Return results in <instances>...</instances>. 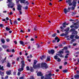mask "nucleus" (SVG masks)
Segmentation results:
<instances>
[{
    "label": "nucleus",
    "instance_id": "774afa93",
    "mask_svg": "<svg viewBox=\"0 0 79 79\" xmlns=\"http://www.w3.org/2000/svg\"><path fill=\"white\" fill-rule=\"evenodd\" d=\"M59 68L60 69H61L62 68V66H60Z\"/></svg>",
    "mask_w": 79,
    "mask_h": 79
},
{
    "label": "nucleus",
    "instance_id": "f03ea898",
    "mask_svg": "<svg viewBox=\"0 0 79 79\" xmlns=\"http://www.w3.org/2000/svg\"><path fill=\"white\" fill-rule=\"evenodd\" d=\"M51 76H52V74L51 73L46 74V77L44 79H52V78L51 77Z\"/></svg>",
    "mask_w": 79,
    "mask_h": 79
},
{
    "label": "nucleus",
    "instance_id": "58836bf2",
    "mask_svg": "<svg viewBox=\"0 0 79 79\" xmlns=\"http://www.w3.org/2000/svg\"><path fill=\"white\" fill-rule=\"evenodd\" d=\"M56 35V33L54 34L53 35H52V37H55Z\"/></svg>",
    "mask_w": 79,
    "mask_h": 79
},
{
    "label": "nucleus",
    "instance_id": "13d9d810",
    "mask_svg": "<svg viewBox=\"0 0 79 79\" xmlns=\"http://www.w3.org/2000/svg\"><path fill=\"white\" fill-rule=\"evenodd\" d=\"M77 45V44L76 43H74L73 44V46H76Z\"/></svg>",
    "mask_w": 79,
    "mask_h": 79
},
{
    "label": "nucleus",
    "instance_id": "2f4dec72",
    "mask_svg": "<svg viewBox=\"0 0 79 79\" xmlns=\"http://www.w3.org/2000/svg\"><path fill=\"white\" fill-rule=\"evenodd\" d=\"M7 67H10V63H7Z\"/></svg>",
    "mask_w": 79,
    "mask_h": 79
},
{
    "label": "nucleus",
    "instance_id": "393cba45",
    "mask_svg": "<svg viewBox=\"0 0 79 79\" xmlns=\"http://www.w3.org/2000/svg\"><path fill=\"white\" fill-rule=\"evenodd\" d=\"M50 56H48V57L47 58V61H50Z\"/></svg>",
    "mask_w": 79,
    "mask_h": 79
},
{
    "label": "nucleus",
    "instance_id": "f8f14e48",
    "mask_svg": "<svg viewBox=\"0 0 79 79\" xmlns=\"http://www.w3.org/2000/svg\"><path fill=\"white\" fill-rule=\"evenodd\" d=\"M64 11L65 14H67V12H69V11L67 10L66 8H64Z\"/></svg>",
    "mask_w": 79,
    "mask_h": 79
},
{
    "label": "nucleus",
    "instance_id": "c03bdc74",
    "mask_svg": "<svg viewBox=\"0 0 79 79\" xmlns=\"http://www.w3.org/2000/svg\"><path fill=\"white\" fill-rule=\"evenodd\" d=\"M14 24H18V22H17V21H14Z\"/></svg>",
    "mask_w": 79,
    "mask_h": 79
},
{
    "label": "nucleus",
    "instance_id": "0eeeda50",
    "mask_svg": "<svg viewBox=\"0 0 79 79\" xmlns=\"http://www.w3.org/2000/svg\"><path fill=\"white\" fill-rule=\"evenodd\" d=\"M48 53L49 54H51V53H52V54H53L54 53H55V51H54V50H52L51 51H48Z\"/></svg>",
    "mask_w": 79,
    "mask_h": 79
},
{
    "label": "nucleus",
    "instance_id": "3c124183",
    "mask_svg": "<svg viewBox=\"0 0 79 79\" xmlns=\"http://www.w3.org/2000/svg\"><path fill=\"white\" fill-rule=\"evenodd\" d=\"M7 42H9L10 41V39H7L6 40Z\"/></svg>",
    "mask_w": 79,
    "mask_h": 79
},
{
    "label": "nucleus",
    "instance_id": "9b49d317",
    "mask_svg": "<svg viewBox=\"0 0 79 79\" xmlns=\"http://www.w3.org/2000/svg\"><path fill=\"white\" fill-rule=\"evenodd\" d=\"M68 24H69V23H66V22H65L62 24V26L64 27H66V25H68Z\"/></svg>",
    "mask_w": 79,
    "mask_h": 79
},
{
    "label": "nucleus",
    "instance_id": "052dcab7",
    "mask_svg": "<svg viewBox=\"0 0 79 79\" xmlns=\"http://www.w3.org/2000/svg\"><path fill=\"white\" fill-rule=\"evenodd\" d=\"M36 45H37V47L38 48H39V45L38 44H36Z\"/></svg>",
    "mask_w": 79,
    "mask_h": 79
},
{
    "label": "nucleus",
    "instance_id": "09e8293b",
    "mask_svg": "<svg viewBox=\"0 0 79 79\" xmlns=\"http://www.w3.org/2000/svg\"><path fill=\"white\" fill-rule=\"evenodd\" d=\"M10 23L11 24V25L13 24L12 22H11V19H10Z\"/></svg>",
    "mask_w": 79,
    "mask_h": 79
},
{
    "label": "nucleus",
    "instance_id": "680f3d73",
    "mask_svg": "<svg viewBox=\"0 0 79 79\" xmlns=\"http://www.w3.org/2000/svg\"><path fill=\"white\" fill-rule=\"evenodd\" d=\"M6 20L7 21H8V20H9V18L8 17H6Z\"/></svg>",
    "mask_w": 79,
    "mask_h": 79
},
{
    "label": "nucleus",
    "instance_id": "4be33fe9",
    "mask_svg": "<svg viewBox=\"0 0 79 79\" xmlns=\"http://www.w3.org/2000/svg\"><path fill=\"white\" fill-rule=\"evenodd\" d=\"M0 70H2V71H3L4 70V69L3 68V66L0 65Z\"/></svg>",
    "mask_w": 79,
    "mask_h": 79
},
{
    "label": "nucleus",
    "instance_id": "49530a36",
    "mask_svg": "<svg viewBox=\"0 0 79 79\" xmlns=\"http://www.w3.org/2000/svg\"><path fill=\"white\" fill-rule=\"evenodd\" d=\"M8 15H11L13 14V13H12V12H11L10 13H8Z\"/></svg>",
    "mask_w": 79,
    "mask_h": 79
},
{
    "label": "nucleus",
    "instance_id": "864d4df0",
    "mask_svg": "<svg viewBox=\"0 0 79 79\" xmlns=\"http://www.w3.org/2000/svg\"><path fill=\"white\" fill-rule=\"evenodd\" d=\"M68 34V31H66V32H65V35H67Z\"/></svg>",
    "mask_w": 79,
    "mask_h": 79
},
{
    "label": "nucleus",
    "instance_id": "ddd939ff",
    "mask_svg": "<svg viewBox=\"0 0 79 79\" xmlns=\"http://www.w3.org/2000/svg\"><path fill=\"white\" fill-rule=\"evenodd\" d=\"M23 66H22L21 68H20L18 69L19 71L21 72L22 71H23L24 70V68H23Z\"/></svg>",
    "mask_w": 79,
    "mask_h": 79
},
{
    "label": "nucleus",
    "instance_id": "cd10ccee",
    "mask_svg": "<svg viewBox=\"0 0 79 79\" xmlns=\"http://www.w3.org/2000/svg\"><path fill=\"white\" fill-rule=\"evenodd\" d=\"M59 53L60 54H61V53H63L64 52H63V51H60L59 52Z\"/></svg>",
    "mask_w": 79,
    "mask_h": 79
},
{
    "label": "nucleus",
    "instance_id": "5fc2aeb1",
    "mask_svg": "<svg viewBox=\"0 0 79 79\" xmlns=\"http://www.w3.org/2000/svg\"><path fill=\"white\" fill-rule=\"evenodd\" d=\"M3 27V25L2 24H0V27Z\"/></svg>",
    "mask_w": 79,
    "mask_h": 79
},
{
    "label": "nucleus",
    "instance_id": "6ab92c4d",
    "mask_svg": "<svg viewBox=\"0 0 79 79\" xmlns=\"http://www.w3.org/2000/svg\"><path fill=\"white\" fill-rule=\"evenodd\" d=\"M74 77L75 79H79V75H76L74 76Z\"/></svg>",
    "mask_w": 79,
    "mask_h": 79
},
{
    "label": "nucleus",
    "instance_id": "e2e57ef3",
    "mask_svg": "<svg viewBox=\"0 0 79 79\" xmlns=\"http://www.w3.org/2000/svg\"><path fill=\"white\" fill-rule=\"evenodd\" d=\"M36 28H37V27H35L34 28V30L35 31H36Z\"/></svg>",
    "mask_w": 79,
    "mask_h": 79
},
{
    "label": "nucleus",
    "instance_id": "6e6552de",
    "mask_svg": "<svg viewBox=\"0 0 79 79\" xmlns=\"http://www.w3.org/2000/svg\"><path fill=\"white\" fill-rule=\"evenodd\" d=\"M11 71L9 70L6 71V74L7 75H10L11 74Z\"/></svg>",
    "mask_w": 79,
    "mask_h": 79
},
{
    "label": "nucleus",
    "instance_id": "338daca9",
    "mask_svg": "<svg viewBox=\"0 0 79 79\" xmlns=\"http://www.w3.org/2000/svg\"><path fill=\"white\" fill-rule=\"evenodd\" d=\"M33 40H34V39L33 38H31V41H33Z\"/></svg>",
    "mask_w": 79,
    "mask_h": 79
},
{
    "label": "nucleus",
    "instance_id": "a211bd4d",
    "mask_svg": "<svg viewBox=\"0 0 79 79\" xmlns=\"http://www.w3.org/2000/svg\"><path fill=\"white\" fill-rule=\"evenodd\" d=\"M26 0H18L19 2L20 1L21 3H25V1Z\"/></svg>",
    "mask_w": 79,
    "mask_h": 79
},
{
    "label": "nucleus",
    "instance_id": "7ed1b4c3",
    "mask_svg": "<svg viewBox=\"0 0 79 79\" xmlns=\"http://www.w3.org/2000/svg\"><path fill=\"white\" fill-rule=\"evenodd\" d=\"M15 6V4H14V3L10 2L9 3V4L7 5V6H8V7L9 8H12L13 7V6Z\"/></svg>",
    "mask_w": 79,
    "mask_h": 79
},
{
    "label": "nucleus",
    "instance_id": "bb28decb",
    "mask_svg": "<svg viewBox=\"0 0 79 79\" xmlns=\"http://www.w3.org/2000/svg\"><path fill=\"white\" fill-rule=\"evenodd\" d=\"M65 35H66V34L64 33H62L60 35V36H65Z\"/></svg>",
    "mask_w": 79,
    "mask_h": 79
},
{
    "label": "nucleus",
    "instance_id": "c85d7f7f",
    "mask_svg": "<svg viewBox=\"0 0 79 79\" xmlns=\"http://www.w3.org/2000/svg\"><path fill=\"white\" fill-rule=\"evenodd\" d=\"M74 35H71L70 36V39H73V38H74Z\"/></svg>",
    "mask_w": 79,
    "mask_h": 79
},
{
    "label": "nucleus",
    "instance_id": "f3484780",
    "mask_svg": "<svg viewBox=\"0 0 79 79\" xmlns=\"http://www.w3.org/2000/svg\"><path fill=\"white\" fill-rule=\"evenodd\" d=\"M21 63L22 64V66H23V67H24V66H25V65H26V64H24V60L22 61Z\"/></svg>",
    "mask_w": 79,
    "mask_h": 79
},
{
    "label": "nucleus",
    "instance_id": "dca6fc26",
    "mask_svg": "<svg viewBox=\"0 0 79 79\" xmlns=\"http://www.w3.org/2000/svg\"><path fill=\"white\" fill-rule=\"evenodd\" d=\"M56 55H58V56H60V57L61 58H64V56H63V55H62V54H56Z\"/></svg>",
    "mask_w": 79,
    "mask_h": 79
},
{
    "label": "nucleus",
    "instance_id": "7c9ffc66",
    "mask_svg": "<svg viewBox=\"0 0 79 79\" xmlns=\"http://www.w3.org/2000/svg\"><path fill=\"white\" fill-rule=\"evenodd\" d=\"M26 68H27V71H29V70H30V69L29 68V67L27 66L26 67Z\"/></svg>",
    "mask_w": 79,
    "mask_h": 79
},
{
    "label": "nucleus",
    "instance_id": "0e129e2a",
    "mask_svg": "<svg viewBox=\"0 0 79 79\" xmlns=\"http://www.w3.org/2000/svg\"><path fill=\"white\" fill-rule=\"evenodd\" d=\"M20 32H24V31H23V30H21L20 31Z\"/></svg>",
    "mask_w": 79,
    "mask_h": 79
},
{
    "label": "nucleus",
    "instance_id": "bf43d9fd",
    "mask_svg": "<svg viewBox=\"0 0 79 79\" xmlns=\"http://www.w3.org/2000/svg\"><path fill=\"white\" fill-rule=\"evenodd\" d=\"M27 8H28V7L27 6H26L25 7V10H27Z\"/></svg>",
    "mask_w": 79,
    "mask_h": 79
},
{
    "label": "nucleus",
    "instance_id": "8fccbe9b",
    "mask_svg": "<svg viewBox=\"0 0 79 79\" xmlns=\"http://www.w3.org/2000/svg\"><path fill=\"white\" fill-rule=\"evenodd\" d=\"M68 64V63H67V62H64V65H66V64Z\"/></svg>",
    "mask_w": 79,
    "mask_h": 79
},
{
    "label": "nucleus",
    "instance_id": "6e6d98bb",
    "mask_svg": "<svg viewBox=\"0 0 79 79\" xmlns=\"http://www.w3.org/2000/svg\"><path fill=\"white\" fill-rule=\"evenodd\" d=\"M8 76H6V77H5V79H7V78H8Z\"/></svg>",
    "mask_w": 79,
    "mask_h": 79
},
{
    "label": "nucleus",
    "instance_id": "a18cd8bd",
    "mask_svg": "<svg viewBox=\"0 0 79 79\" xmlns=\"http://www.w3.org/2000/svg\"><path fill=\"white\" fill-rule=\"evenodd\" d=\"M25 4H27V5H28L29 4V3H28V1H27L25 3Z\"/></svg>",
    "mask_w": 79,
    "mask_h": 79
},
{
    "label": "nucleus",
    "instance_id": "423d86ee",
    "mask_svg": "<svg viewBox=\"0 0 79 79\" xmlns=\"http://www.w3.org/2000/svg\"><path fill=\"white\" fill-rule=\"evenodd\" d=\"M66 2L68 3L69 6L72 5V3H71V0H68V1H66Z\"/></svg>",
    "mask_w": 79,
    "mask_h": 79
},
{
    "label": "nucleus",
    "instance_id": "f704fd0d",
    "mask_svg": "<svg viewBox=\"0 0 79 79\" xmlns=\"http://www.w3.org/2000/svg\"><path fill=\"white\" fill-rule=\"evenodd\" d=\"M75 38L77 39H79V36H78L77 35L76 36H75Z\"/></svg>",
    "mask_w": 79,
    "mask_h": 79
},
{
    "label": "nucleus",
    "instance_id": "79ce46f5",
    "mask_svg": "<svg viewBox=\"0 0 79 79\" xmlns=\"http://www.w3.org/2000/svg\"><path fill=\"white\" fill-rule=\"evenodd\" d=\"M67 49V47H65L64 48V49H62V50H66Z\"/></svg>",
    "mask_w": 79,
    "mask_h": 79
},
{
    "label": "nucleus",
    "instance_id": "1a4fd4ad",
    "mask_svg": "<svg viewBox=\"0 0 79 79\" xmlns=\"http://www.w3.org/2000/svg\"><path fill=\"white\" fill-rule=\"evenodd\" d=\"M74 25H75V26H74V28L75 29H78V28L79 27L77 26V25H78V24H77V23H74Z\"/></svg>",
    "mask_w": 79,
    "mask_h": 79
},
{
    "label": "nucleus",
    "instance_id": "4d7b16f0",
    "mask_svg": "<svg viewBox=\"0 0 79 79\" xmlns=\"http://www.w3.org/2000/svg\"><path fill=\"white\" fill-rule=\"evenodd\" d=\"M20 74H21V73L20 72H18V75L19 76V75H20Z\"/></svg>",
    "mask_w": 79,
    "mask_h": 79
},
{
    "label": "nucleus",
    "instance_id": "72a5a7b5",
    "mask_svg": "<svg viewBox=\"0 0 79 79\" xmlns=\"http://www.w3.org/2000/svg\"><path fill=\"white\" fill-rule=\"evenodd\" d=\"M1 41H2V43H3V44L5 43V40H4V39H2L1 40Z\"/></svg>",
    "mask_w": 79,
    "mask_h": 79
},
{
    "label": "nucleus",
    "instance_id": "412c9836",
    "mask_svg": "<svg viewBox=\"0 0 79 79\" xmlns=\"http://www.w3.org/2000/svg\"><path fill=\"white\" fill-rule=\"evenodd\" d=\"M0 74L2 76H4V72H2V71H0Z\"/></svg>",
    "mask_w": 79,
    "mask_h": 79
},
{
    "label": "nucleus",
    "instance_id": "69168bd1",
    "mask_svg": "<svg viewBox=\"0 0 79 79\" xmlns=\"http://www.w3.org/2000/svg\"><path fill=\"white\" fill-rule=\"evenodd\" d=\"M69 52L68 51H66L65 52V53H69Z\"/></svg>",
    "mask_w": 79,
    "mask_h": 79
},
{
    "label": "nucleus",
    "instance_id": "a878e982",
    "mask_svg": "<svg viewBox=\"0 0 79 79\" xmlns=\"http://www.w3.org/2000/svg\"><path fill=\"white\" fill-rule=\"evenodd\" d=\"M60 28L61 29V31H62V32H64L63 31V27H60Z\"/></svg>",
    "mask_w": 79,
    "mask_h": 79
},
{
    "label": "nucleus",
    "instance_id": "4468645a",
    "mask_svg": "<svg viewBox=\"0 0 79 79\" xmlns=\"http://www.w3.org/2000/svg\"><path fill=\"white\" fill-rule=\"evenodd\" d=\"M37 75L38 76H43L42 74L40 72H38L37 74Z\"/></svg>",
    "mask_w": 79,
    "mask_h": 79
},
{
    "label": "nucleus",
    "instance_id": "b1692460",
    "mask_svg": "<svg viewBox=\"0 0 79 79\" xmlns=\"http://www.w3.org/2000/svg\"><path fill=\"white\" fill-rule=\"evenodd\" d=\"M45 58V57L44 56H42L41 57H40L41 60H43V59H44Z\"/></svg>",
    "mask_w": 79,
    "mask_h": 79
},
{
    "label": "nucleus",
    "instance_id": "aec40b11",
    "mask_svg": "<svg viewBox=\"0 0 79 79\" xmlns=\"http://www.w3.org/2000/svg\"><path fill=\"white\" fill-rule=\"evenodd\" d=\"M55 40H57V42H59L60 41V39H59V38H58V37H56L55 38Z\"/></svg>",
    "mask_w": 79,
    "mask_h": 79
},
{
    "label": "nucleus",
    "instance_id": "c756f323",
    "mask_svg": "<svg viewBox=\"0 0 79 79\" xmlns=\"http://www.w3.org/2000/svg\"><path fill=\"white\" fill-rule=\"evenodd\" d=\"M6 31H10V29L8 28V27H6Z\"/></svg>",
    "mask_w": 79,
    "mask_h": 79
},
{
    "label": "nucleus",
    "instance_id": "603ef678",
    "mask_svg": "<svg viewBox=\"0 0 79 79\" xmlns=\"http://www.w3.org/2000/svg\"><path fill=\"white\" fill-rule=\"evenodd\" d=\"M74 27V25H71L70 26V27H71V28H73V27Z\"/></svg>",
    "mask_w": 79,
    "mask_h": 79
},
{
    "label": "nucleus",
    "instance_id": "f257e3e1",
    "mask_svg": "<svg viewBox=\"0 0 79 79\" xmlns=\"http://www.w3.org/2000/svg\"><path fill=\"white\" fill-rule=\"evenodd\" d=\"M41 67H42L43 69H47L48 68V66L45 63H42L41 64Z\"/></svg>",
    "mask_w": 79,
    "mask_h": 79
},
{
    "label": "nucleus",
    "instance_id": "de8ad7c7",
    "mask_svg": "<svg viewBox=\"0 0 79 79\" xmlns=\"http://www.w3.org/2000/svg\"><path fill=\"white\" fill-rule=\"evenodd\" d=\"M12 53H14L15 52V49H13L12 50Z\"/></svg>",
    "mask_w": 79,
    "mask_h": 79
},
{
    "label": "nucleus",
    "instance_id": "a19ab883",
    "mask_svg": "<svg viewBox=\"0 0 79 79\" xmlns=\"http://www.w3.org/2000/svg\"><path fill=\"white\" fill-rule=\"evenodd\" d=\"M71 9V7H69L68 8V9L67 10H68V11H69H69H70V10H70Z\"/></svg>",
    "mask_w": 79,
    "mask_h": 79
},
{
    "label": "nucleus",
    "instance_id": "2eb2a0df",
    "mask_svg": "<svg viewBox=\"0 0 79 79\" xmlns=\"http://www.w3.org/2000/svg\"><path fill=\"white\" fill-rule=\"evenodd\" d=\"M76 1H73V6H74L75 7L76 6Z\"/></svg>",
    "mask_w": 79,
    "mask_h": 79
},
{
    "label": "nucleus",
    "instance_id": "c9c22d12",
    "mask_svg": "<svg viewBox=\"0 0 79 79\" xmlns=\"http://www.w3.org/2000/svg\"><path fill=\"white\" fill-rule=\"evenodd\" d=\"M63 73H67L68 72V70H65L63 71Z\"/></svg>",
    "mask_w": 79,
    "mask_h": 79
},
{
    "label": "nucleus",
    "instance_id": "473e14b6",
    "mask_svg": "<svg viewBox=\"0 0 79 79\" xmlns=\"http://www.w3.org/2000/svg\"><path fill=\"white\" fill-rule=\"evenodd\" d=\"M54 58L55 59V60H57V59H58V56H55Z\"/></svg>",
    "mask_w": 79,
    "mask_h": 79
},
{
    "label": "nucleus",
    "instance_id": "39448f33",
    "mask_svg": "<svg viewBox=\"0 0 79 79\" xmlns=\"http://www.w3.org/2000/svg\"><path fill=\"white\" fill-rule=\"evenodd\" d=\"M70 32H73L72 34H75V35H77V31H75V29L74 28L72 29L70 31Z\"/></svg>",
    "mask_w": 79,
    "mask_h": 79
},
{
    "label": "nucleus",
    "instance_id": "5701e85b",
    "mask_svg": "<svg viewBox=\"0 0 79 79\" xmlns=\"http://www.w3.org/2000/svg\"><path fill=\"white\" fill-rule=\"evenodd\" d=\"M20 44H21V45H22L23 46H24V42H23L22 41H19Z\"/></svg>",
    "mask_w": 79,
    "mask_h": 79
},
{
    "label": "nucleus",
    "instance_id": "4c0bfd02",
    "mask_svg": "<svg viewBox=\"0 0 79 79\" xmlns=\"http://www.w3.org/2000/svg\"><path fill=\"white\" fill-rule=\"evenodd\" d=\"M75 9V7H72L71 8V10H74Z\"/></svg>",
    "mask_w": 79,
    "mask_h": 79
},
{
    "label": "nucleus",
    "instance_id": "9d476101",
    "mask_svg": "<svg viewBox=\"0 0 79 79\" xmlns=\"http://www.w3.org/2000/svg\"><path fill=\"white\" fill-rule=\"evenodd\" d=\"M22 6H21L20 5H18V10H21V7Z\"/></svg>",
    "mask_w": 79,
    "mask_h": 79
},
{
    "label": "nucleus",
    "instance_id": "37998d69",
    "mask_svg": "<svg viewBox=\"0 0 79 79\" xmlns=\"http://www.w3.org/2000/svg\"><path fill=\"white\" fill-rule=\"evenodd\" d=\"M2 47L3 48H6V46H5V45H2Z\"/></svg>",
    "mask_w": 79,
    "mask_h": 79
},
{
    "label": "nucleus",
    "instance_id": "ea45409f",
    "mask_svg": "<svg viewBox=\"0 0 79 79\" xmlns=\"http://www.w3.org/2000/svg\"><path fill=\"white\" fill-rule=\"evenodd\" d=\"M6 60V57L4 59V60L3 62V63H4V62H6L5 61V60Z\"/></svg>",
    "mask_w": 79,
    "mask_h": 79
},
{
    "label": "nucleus",
    "instance_id": "20e7f679",
    "mask_svg": "<svg viewBox=\"0 0 79 79\" xmlns=\"http://www.w3.org/2000/svg\"><path fill=\"white\" fill-rule=\"evenodd\" d=\"M37 61L36 60H34V64L33 65V66L34 68H37V67H40V64H38V66L35 65V64H37Z\"/></svg>",
    "mask_w": 79,
    "mask_h": 79
},
{
    "label": "nucleus",
    "instance_id": "e433bc0d",
    "mask_svg": "<svg viewBox=\"0 0 79 79\" xmlns=\"http://www.w3.org/2000/svg\"><path fill=\"white\" fill-rule=\"evenodd\" d=\"M57 61H58V62H60V61H61V59H60V58H58Z\"/></svg>",
    "mask_w": 79,
    "mask_h": 79
}]
</instances>
